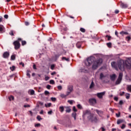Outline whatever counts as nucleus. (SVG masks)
<instances>
[{
	"label": "nucleus",
	"instance_id": "obj_1",
	"mask_svg": "<svg viewBox=\"0 0 131 131\" xmlns=\"http://www.w3.org/2000/svg\"><path fill=\"white\" fill-rule=\"evenodd\" d=\"M85 63L86 66H91L92 64L93 70H96V69L99 68L100 65H102L103 59L99 58L96 60L95 57L91 56L87 58L86 61Z\"/></svg>",
	"mask_w": 131,
	"mask_h": 131
},
{
	"label": "nucleus",
	"instance_id": "obj_2",
	"mask_svg": "<svg viewBox=\"0 0 131 131\" xmlns=\"http://www.w3.org/2000/svg\"><path fill=\"white\" fill-rule=\"evenodd\" d=\"M118 67L120 70L121 71L124 70L125 68L127 69H130L131 68V59H127L124 61L121 59L118 61Z\"/></svg>",
	"mask_w": 131,
	"mask_h": 131
},
{
	"label": "nucleus",
	"instance_id": "obj_3",
	"mask_svg": "<svg viewBox=\"0 0 131 131\" xmlns=\"http://www.w3.org/2000/svg\"><path fill=\"white\" fill-rule=\"evenodd\" d=\"M22 40V39L21 38H18L17 40L14 41L13 42V45L14 46L15 50H18V49H20V42Z\"/></svg>",
	"mask_w": 131,
	"mask_h": 131
},
{
	"label": "nucleus",
	"instance_id": "obj_4",
	"mask_svg": "<svg viewBox=\"0 0 131 131\" xmlns=\"http://www.w3.org/2000/svg\"><path fill=\"white\" fill-rule=\"evenodd\" d=\"M123 76V74L122 73H120L119 74L118 78L116 81L115 84L117 85V84H119L120 82H121V80H122V77Z\"/></svg>",
	"mask_w": 131,
	"mask_h": 131
},
{
	"label": "nucleus",
	"instance_id": "obj_5",
	"mask_svg": "<svg viewBox=\"0 0 131 131\" xmlns=\"http://www.w3.org/2000/svg\"><path fill=\"white\" fill-rule=\"evenodd\" d=\"M89 120L92 122H97L98 121V118L96 116H94V114H91L90 116L89 117Z\"/></svg>",
	"mask_w": 131,
	"mask_h": 131
},
{
	"label": "nucleus",
	"instance_id": "obj_6",
	"mask_svg": "<svg viewBox=\"0 0 131 131\" xmlns=\"http://www.w3.org/2000/svg\"><path fill=\"white\" fill-rule=\"evenodd\" d=\"M60 31L62 33V34H65L66 33V32L68 30V28L66 27V26L64 25H62L60 26Z\"/></svg>",
	"mask_w": 131,
	"mask_h": 131
},
{
	"label": "nucleus",
	"instance_id": "obj_7",
	"mask_svg": "<svg viewBox=\"0 0 131 131\" xmlns=\"http://www.w3.org/2000/svg\"><path fill=\"white\" fill-rule=\"evenodd\" d=\"M89 103L91 105H96L97 104V100L95 98H91L89 99Z\"/></svg>",
	"mask_w": 131,
	"mask_h": 131
},
{
	"label": "nucleus",
	"instance_id": "obj_8",
	"mask_svg": "<svg viewBox=\"0 0 131 131\" xmlns=\"http://www.w3.org/2000/svg\"><path fill=\"white\" fill-rule=\"evenodd\" d=\"M10 56V52H5L3 54V57L5 59H8L9 57Z\"/></svg>",
	"mask_w": 131,
	"mask_h": 131
},
{
	"label": "nucleus",
	"instance_id": "obj_9",
	"mask_svg": "<svg viewBox=\"0 0 131 131\" xmlns=\"http://www.w3.org/2000/svg\"><path fill=\"white\" fill-rule=\"evenodd\" d=\"M94 111L97 113L99 116L102 117V115L104 114V112L102 111H100L99 110H95Z\"/></svg>",
	"mask_w": 131,
	"mask_h": 131
},
{
	"label": "nucleus",
	"instance_id": "obj_10",
	"mask_svg": "<svg viewBox=\"0 0 131 131\" xmlns=\"http://www.w3.org/2000/svg\"><path fill=\"white\" fill-rule=\"evenodd\" d=\"M120 6L122 9H126L128 7L127 4L124 3L122 2H120Z\"/></svg>",
	"mask_w": 131,
	"mask_h": 131
},
{
	"label": "nucleus",
	"instance_id": "obj_11",
	"mask_svg": "<svg viewBox=\"0 0 131 131\" xmlns=\"http://www.w3.org/2000/svg\"><path fill=\"white\" fill-rule=\"evenodd\" d=\"M104 95H105V92H101V93H97V96L99 99H102V98H103V96H104Z\"/></svg>",
	"mask_w": 131,
	"mask_h": 131
},
{
	"label": "nucleus",
	"instance_id": "obj_12",
	"mask_svg": "<svg viewBox=\"0 0 131 131\" xmlns=\"http://www.w3.org/2000/svg\"><path fill=\"white\" fill-rule=\"evenodd\" d=\"M111 65L112 66L113 68H114L115 69H116V70H117V63H116V62L113 61L111 63Z\"/></svg>",
	"mask_w": 131,
	"mask_h": 131
},
{
	"label": "nucleus",
	"instance_id": "obj_13",
	"mask_svg": "<svg viewBox=\"0 0 131 131\" xmlns=\"http://www.w3.org/2000/svg\"><path fill=\"white\" fill-rule=\"evenodd\" d=\"M110 77H111V80H112V81H114L116 79V75H115V74H114L111 75Z\"/></svg>",
	"mask_w": 131,
	"mask_h": 131
},
{
	"label": "nucleus",
	"instance_id": "obj_14",
	"mask_svg": "<svg viewBox=\"0 0 131 131\" xmlns=\"http://www.w3.org/2000/svg\"><path fill=\"white\" fill-rule=\"evenodd\" d=\"M123 122H124V120L121 119H118L117 121V124H121V123H123Z\"/></svg>",
	"mask_w": 131,
	"mask_h": 131
},
{
	"label": "nucleus",
	"instance_id": "obj_15",
	"mask_svg": "<svg viewBox=\"0 0 131 131\" xmlns=\"http://www.w3.org/2000/svg\"><path fill=\"white\" fill-rule=\"evenodd\" d=\"M66 109H67L66 110V112H67V113H70V112H71V108H70V106H66Z\"/></svg>",
	"mask_w": 131,
	"mask_h": 131
},
{
	"label": "nucleus",
	"instance_id": "obj_16",
	"mask_svg": "<svg viewBox=\"0 0 131 131\" xmlns=\"http://www.w3.org/2000/svg\"><path fill=\"white\" fill-rule=\"evenodd\" d=\"M73 91V86L70 85L68 88V91L70 92L71 93Z\"/></svg>",
	"mask_w": 131,
	"mask_h": 131
},
{
	"label": "nucleus",
	"instance_id": "obj_17",
	"mask_svg": "<svg viewBox=\"0 0 131 131\" xmlns=\"http://www.w3.org/2000/svg\"><path fill=\"white\" fill-rule=\"evenodd\" d=\"M34 90H30L29 91H28V93L29 94V95H34Z\"/></svg>",
	"mask_w": 131,
	"mask_h": 131
},
{
	"label": "nucleus",
	"instance_id": "obj_18",
	"mask_svg": "<svg viewBox=\"0 0 131 131\" xmlns=\"http://www.w3.org/2000/svg\"><path fill=\"white\" fill-rule=\"evenodd\" d=\"M126 90L127 92L131 93V85H127L126 87Z\"/></svg>",
	"mask_w": 131,
	"mask_h": 131
},
{
	"label": "nucleus",
	"instance_id": "obj_19",
	"mask_svg": "<svg viewBox=\"0 0 131 131\" xmlns=\"http://www.w3.org/2000/svg\"><path fill=\"white\" fill-rule=\"evenodd\" d=\"M4 29H5L4 26L0 25V33H3V32L4 31Z\"/></svg>",
	"mask_w": 131,
	"mask_h": 131
},
{
	"label": "nucleus",
	"instance_id": "obj_20",
	"mask_svg": "<svg viewBox=\"0 0 131 131\" xmlns=\"http://www.w3.org/2000/svg\"><path fill=\"white\" fill-rule=\"evenodd\" d=\"M76 47H77V48H78V49H80V48H81V42H78L76 43Z\"/></svg>",
	"mask_w": 131,
	"mask_h": 131
},
{
	"label": "nucleus",
	"instance_id": "obj_21",
	"mask_svg": "<svg viewBox=\"0 0 131 131\" xmlns=\"http://www.w3.org/2000/svg\"><path fill=\"white\" fill-rule=\"evenodd\" d=\"M59 110L60 112L62 113V112H64V106H60L59 108Z\"/></svg>",
	"mask_w": 131,
	"mask_h": 131
},
{
	"label": "nucleus",
	"instance_id": "obj_22",
	"mask_svg": "<svg viewBox=\"0 0 131 131\" xmlns=\"http://www.w3.org/2000/svg\"><path fill=\"white\" fill-rule=\"evenodd\" d=\"M15 33L16 32L14 31H10V32H9V34L10 35H11V36H14V34H15Z\"/></svg>",
	"mask_w": 131,
	"mask_h": 131
},
{
	"label": "nucleus",
	"instance_id": "obj_23",
	"mask_svg": "<svg viewBox=\"0 0 131 131\" xmlns=\"http://www.w3.org/2000/svg\"><path fill=\"white\" fill-rule=\"evenodd\" d=\"M10 70H11V71H15V70H16V67H15L14 66L10 67Z\"/></svg>",
	"mask_w": 131,
	"mask_h": 131
},
{
	"label": "nucleus",
	"instance_id": "obj_24",
	"mask_svg": "<svg viewBox=\"0 0 131 131\" xmlns=\"http://www.w3.org/2000/svg\"><path fill=\"white\" fill-rule=\"evenodd\" d=\"M126 127V125L125 124H122L121 126H120V128L121 129H124Z\"/></svg>",
	"mask_w": 131,
	"mask_h": 131
},
{
	"label": "nucleus",
	"instance_id": "obj_25",
	"mask_svg": "<svg viewBox=\"0 0 131 131\" xmlns=\"http://www.w3.org/2000/svg\"><path fill=\"white\" fill-rule=\"evenodd\" d=\"M99 76H100V79H101V80L103 79L104 77H105V76H104V74L102 73H100Z\"/></svg>",
	"mask_w": 131,
	"mask_h": 131
},
{
	"label": "nucleus",
	"instance_id": "obj_26",
	"mask_svg": "<svg viewBox=\"0 0 131 131\" xmlns=\"http://www.w3.org/2000/svg\"><path fill=\"white\" fill-rule=\"evenodd\" d=\"M106 46L107 47H108V48H112V43L111 42L107 43Z\"/></svg>",
	"mask_w": 131,
	"mask_h": 131
},
{
	"label": "nucleus",
	"instance_id": "obj_27",
	"mask_svg": "<svg viewBox=\"0 0 131 131\" xmlns=\"http://www.w3.org/2000/svg\"><path fill=\"white\" fill-rule=\"evenodd\" d=\"M95 86V83H94V81H92L90 86V89H93Z\"/></svg>",
	"mask_w": 131,
	"mask_h": 131
},
{
	"label": "nucleus",
	"instance_id": "obj_28",
	"mask_svg": "<svg viewBox=\"0 0 131 131\" xmlns=\"http://www.w3.org/2000/svg\"><path fill=\"white\" fill-rule=\"evenodd\" d=\"M105 37H106V38H107V40H111V38H112V37H111V36H109L108 35H106L105 36Z\"/></svg>",
	"mask_w": 131,
	"mask_h": 131
},
{
	"label": "nucleus",
	"instance_id": "obj_29",
	"mask_svg": "<svg viewBox=\"0 0 131 131\" xmlns=\"http://www.w3.org/2000/svg\"><path fill=\"white\" fill-rule=\"evenodd\" d=\"M62 60L63 61L66 60V61H67L68 62H69V58H66V57H63L62 58Z\"/></svg>",
	"mask_w": 131,
	"mask_h": 131
},
{
	"label": "nucleus",
	"instance_id": "obj_30",
	"mask_svg": "<svg viewBox=\"0 0 131 131\" xmlns=\"http://www.w3.org/2000/svg\"><path fill=\"white\" fill-rule=\"evenodd\" d=\"M8 99L9 100V101H13L14 100V96H10L8 97Z\"/></svg>",
	"mask_w": 131,
	"mask_h": 131
},
{
	"label": "nucleus",
	"instance_id": "obj_31",
	"mask_svg": "<svg viewBox=\"0 0 131 131\" xmlns=\"http://www.w3.org/2000/svg\"><path fill=\"white\" fill-rule=\"evenodd\" d=\"M51 106H52V103H51L45 104V107H46V108H48V107H51Z\"/></svg>",
	"mask_w": 131,
	"mask_h": 131
},
{
	"label": "nucleus",
	"instance_id": "obj_32",
	"mask_svg": "<svg viewBox=\"0 0 131 131\" xmlns=\"http://www.w3.org/2000/svg\"><path fill=\"white\" fill-rule=\"evenodd\" d=\"M120 34H121L122 35H123L124 34H126V35H127L128 34V32H123V31H122L120 33Z\"/></svg>",
	"mask_w": 131,
	"mask_h": 131
},
{
	"label": "nucleus",
	"instance_id": "obj_33",
	"mask_svg": "<svg viewBox=\"0 0 131 131\" xmlns=\"http://www.w3.org/2000/svg\"><path fill=\"white\" fill-rule=\"evenodd\" d=\"M60 97H61V98H62L63 99L64 98H66V97H67V96L64 94H60Z\"/></svg>",
	"mask_w": 131,
	"mask_h": 131
},
{
	"label": "nucleus",
	"instance_id": "obj_34",
	"mask_svg": "<svg viewBox=\"0 0 131 131\" xmlns=\"http://www.w3.org/2000/svg\"><path fill=\"white\" fill-rule=\"evenodd\" d=\"M125 96H126V99L128 100V99H129V97H130V94L129 93H126L125 94Z\"/></svg>",
	"mask_w": 131,
	"mask_h": 131
},
{
	"label": "nucleus",
	"instance_id": "obj_35",
	"mask_svg": "<svg viewBox=\"0 0 131 131\" xmlns=\"http://www.w3.org/2000/svg\"><path fill=\"white\" fill-rule=\"evenodd\" d=\"M80 31H81V32H83V33H84V32H85V30L84 29V28H81L80 29Z\"/></svg>",
	"mask_w": 131,
	"mask_h": 131
},
{
	"label": "nucleus",
	"instance_id": "obj_36",
	"mask_svg": "<svg viewBox=\"0 0 131 131\" xmlns=\"http://www.w3.org/2000/svg\"><path fill=\"white\" fill-rule=\"evenodd\" d=\"M11 60H14L16 59V56H15V55H12L11 56Z\"/></svg>",
	"mask_w": 131,
	"mask_h": 131
},
{
	"label": "nucleus",
	"instance_id": "obj_37",
	"mask_svg": "<svg viewBox=\"0 0 131 131\" xmlns=\"http://www.w3.org/2000/svg\"><path fill=\"white\" fill-rule=\"evenodd\" d=\"M51 101H52V102H56V101L57 100V99L55 97H51Z\"/></svg>",
	"mask_w": 131,
	"mask_h": 131
},
{
	"label": "nucleus",
	"instance_id": "obj_38",
	"mask_svg": "<svg viewBox=\"0 0 131 131\" xmlns=\"http://www.w3.org/2000/svg\"><path fill=\"white\" fill-rule=\"evenodd\" d=\"M73 102H74L73 100H68V103L70 104V105H72L73 104Z\"/></svg>",
	"mask_w": 131,
	"mask_h": 131
},
{
	"label": "nucleus",
	"instance_id": "obj_39",
	"mask_svg": "<svg viewBox=\"0 0 131 131\" xmlns=\"http://www.w3.org/2000/svg\"><path fill=\"white\" fill-rule=\"evenodd\" d=\"M44 94L46 96H48V95H50V92L48 91H45Z\"/></svg>",
	"mask_w": 131,
	"mask_h": 131
},
{
	"label": "nucleus",
	"instance_id": "obj_40",
	"mask_svg": "<svg viewBox=\"0 0 131 131\" xmlns=\"http://www.w3.org/2000/svg\"><path fill=\"white\" fill-rule=\"evenodd\" d=\"M26 43H27L26 41H25V40L21 41L22 46H25V45H26Z\"/></svg>",
	"mask_w": 131,
	"mask_h": 131
},
{
	"label": "nucleus",
	"instance_id": "obj_41",
	"mask_svg": "<svg viewBox=\"0 0 131 131\" xmlns=\"http://www.w3.org/2000/svg\"><path fill=\"white\" fill-rule=\"evenodd\" d=\"M73 111L74 112H77V109H76V107L75 106L73 107Z\"/></svg>",
	"mask_w": 131,
	"mask_h": 131
},
{
	"label": "nucleus",
	"instance_id": "obj_42",
	"mask_svg": "<svg viewBox=\"0 0 131 131\" xmlns=\"http://www.w3.org/2000/svg\"><path fill=\"white\" fill-rule=\"evenodd\" d=\"M50 83L51 84H55V81H54V80H51L50 81Z\"/></svg>",
	"mask_w": 131,
	"mask_h": 131
},
{
	"label": "nucleus",
	"instance_id": "obj_43",
	"mask_svg": "<svg viewBox=\"0 0 131 131\" xmlns=\"http://www.w3.org/2000/svg\"><path fill=\"white\" fill-rule=\"evenodd\" d=\"M77 108H78V109H82V106H81V105L80 104H78L77 105Z\"/></svg>",
	"mask_w": 131,
	"mask_h": 131
},
{
	"label": "nucleus",
	"instance_id": "obj_44",
	"mask_svg": "<svg viewBox=\"0 0 131 131\" xmlns=\"http://www.w3.org/2000/svg\"><path fill=\"white\" fill-rule=\"evenodd\" d=\"M126 39H127V41H129V40L131 39L130 36L126 37Z\"/></svg>",
	"mask_w": 131,
	"mask_h": 131
},
{
	"label": "nucleus",
	"instance_id": "obj_45",
	"mask_svg": "<svg viewBox=\"0 0 131 131\" xmlns=\"http://www.w3.org/2000/svg\"><path fill=\"white\" fill-rule=\"evenodd\" d=\"M54 68H55V64H52L51 66V69H52V70H54Z\"/></svg>",
	"mask_w": 131,
	"mask_h": 131
},
{
	"label": "nucleus",
	"instance_id": "obj_46",
	"mask_svg": "<svg viewBox=\"0 0 131 131\" xmlns=\"http://www.w3.org/2000/svg\"><path fill=\"white\" fill-rule=\"evenodd\" d=\"M37 119L40 121V120H41V117H40V116H37Z\"/></svg>",
	"mask_w": 131,
	"mask_h": 131
},
{
	"label": "nucleus",
	"instance_id": "obj_47",
	"mask_svg": "<svg viewBox=\"0 0 131 131\" xmlns=\"http://www.w3.org/2000/svg\"><path fill=\"white\" fill-rule=\"evenodd\" d=\"M117 117H120V112H119L118 114H116Z\"/></svg>",
	"mask_w": 131,
	"mask_h": 131
},
{
	"label": "nucleus",
	"instance_id": "obj_48",
	"mask_svg": "<svg viewBox=\"0 0 131 131\" xmlns=\"http://www.w3.org/2000/svg\"><path fill=\"white\" fill-rule=\"evenodd\" d=\"M71 93V92H70V91H68V92H67V94H66L67 97H68V96H69Z\"/></svg>",
	"mask_w": 131,
	"mask_h": 131
},
{
	"label": "nucleus",
	"instance_id": "obj_49",
	"mask_svg": "<svg viewBox=\"0 0 131 131\" xmlns=\"http://www.w3.org/2000/svg\"><path fill=\"white\" fill-rule=\"evenodd\" d=\"M57 89H58V90H59V91H61V90H62V86H61V85L58 86Z\"/></svg>",
	"mask_w": 131,
	"mask_h": 131
},
{
	"label": "nucleus",
	"instance_id": "obj_50",
	"mask_svg": "<svg viewBox=\"0 0 131 131\" xmlns=\"http://www.w3.org/2000/svg\"><path fill=\"white\" fill-rule=\"evenodd\" d=\"M124 94H125V93L124 92H120L119 95L120 96H123V95H124Z\"/></svg>",
	"mask_w": 131,
	"mask_h": 131
},
{
	"label": "nucleus",
	"instance_id": "obj_51",
	"mask_svg": "<svg viewBox=\"0 0 131 131\" xmlns=\"http://www.w3.org/2000/svg\"><path fill=\"white\" fill-rule=\"evenodd\" d=\"M100 130H101V131H105V130H106V129H105L103 127H101L100 128Z\"/></svg>",
	"mask_w": 131,
	"mask_h": 131
},
{
	"label": "nucleus",
	"instance_id": "obj_52",
	"mask_svg": "<svg viewBox=\"0 0 131 131\" xmlns=\"http://www.w3.org/2000/svg\"><path fill=\"white\" fill-rule=\"evenodd\" d=\"M38 126H40V124L39 123H38V124H36L35 125V127H38Z\"/></svg>",
	"mask_w": 131,
	"mask_h": 131
},
{
	"label": "nucleus",
	"instance_id": "obj_53",
	"mask_svg": "<svg viewBox=\"0 0 131 131\" xmlns=\"http://www.w3.org/2000/svg\"><path fill=\"white\" fill-rule=\"evenodd\" d=\"M46 88H47V89H48V90H51V85H47Z\"/></svg>",
	"mask_w": 131,
	"mask_h": 131
},
{
	"label": "nucleus",
	"instance_id": "obj_54",
	"mask_svg": "<svg viewBox=\"0 0 131 131\" xmlns=\"http://www.w3.org/2000/svg\"><path fill=\"white\" fill-rule=\"evenodd\" d=\"M4 18H5V19H8V18H9V15H8V14H5V15H4Z\"/></svg>",
	"mask_w": 131,
	"mask_h": 131
},
{
	"label": "nucleus",
	"instance_id": "obj_55",
	"mask_svg": "<svg viewBox=\"0 0 131 131\" xmlns=\"http://www.w3.org/2000/svg\"><path fill=\"white\" fill-rule=\"evenodd\" d=\"M115 14H118V13H119V10L116 9V10H115Z\"/></svg>",
	"mask_w": 131,
	"mask_h": 131
},
{
	"label": "nucleus",
	"instance_id": "obj_56",
	"mask_svg": "<svg viewBox=\"0 0 131 131\" xmlns=\"http://www.w3.org/2000/svg\"><path fill=\"white\" fill-rule=\"evenodd\" d=\"M72 117H76V113H74L72 114Z\"/></svg>",
	"mask_w": 131,
	"mask_h": 131
},
{
	"label": "nucleus",
	"instance_id": "obj_57",
	"mask_svg": "<svg viewBox=\"0 0 131 131\" xmlns=\"http://www.w3.org/2000/svg\"><path fill=\"white\" fill-rule=\"evenodd\" d=\"M25 24L26 26H28V25H29V23L28 21H25Z\"/></svg>",
	"mask_w": 131,
	"mask_h": 131
},
{
	"label": "nucleus",
	"instance_id": "obj_58",
	"mask_svg": "<svg viewBox=\"0 0 131 131\" xmlns=\"http://www.w3.org/2000/svg\"><path fill=\"white\" fill-rule=\"evenodd\" d=\"M119 104V105H122L123 104V101L122 100L120 101Z\"/></svg>",
	"mask_w": 131,
	"mask_h": 131
},
{
	"label": "nucleus",
	"instance_id": "obj_59",
	"mask_svg": "<svg viewBox=\"0 0 131 131\" xmlns=\"http://www.w3.org/2000/svg\"><path fill=\"white\" fill-rule=\"evenodd\" d=\"M45 80H49V79H50V77H45Z\"/></svg>",
	"mask_w": 131,
	"mask_h": 131
},
{
	"label": "nucleus",
	"instance_id": "obj_60",
	"mask_svg": "<svg viewBox=\"0 0 131 131\" xmlns=\"http://www.w3.org/2000/svg\"><path fill=\"white\" fill-rule=\"evenodd\" d=\"M52 113H53V111H50L49 112H48V114L51 115V114H52Z\"/></svg>",
	"mask_w": 131,
	"mask_h": 131
},
{
	"label": "nucleus",
	"instance_id": "obj_61",
	"mask_svg": "<svg viewBox=\"0 0 131 131\" xmlns=\"http://www.w3.org/2000/svg\"><path fill=\"white\" fill-rule=\"evenodd\" d=\"M33 69H34L35 70H36V66L35 64H33Z\"/></svg>",
	"mask_w": 131,
	"mask_h": 131
},
{
	"label": "nucleus",
	"instance_id": "obj_62",
	"mask_svg": "<svg viewBox=\"0 0 131 131\" xmlns=\"http://www.w3.org/2000/svg\"><path fill=\"white\" fill-rule=\"evenodd\" d=\"M114 100H115V101H118V97H114Z\"/></svg>",
	"mask_w": 131,
	"mask_h": 131
},
{
	"label": "nucleus",
	"instance_id": "obj_63",
	"mask_svg": "<svg viewBox=\"0 0 131 131\" xmlns=\"http://www.w3.org/2000/svg\"><path fill=\"white\" fill-rule=\"evenodd\" d=\"M19 65H22V66L23 67H24V63H23V62H20L19 63Z\"/></svg>",
	"mask_w": 131,
	"mask_h": 131
},
{
	"label": "nucleus",
	"instance_id": "obj_64",
	"mask_svg": "<svg viewBox=\"0 0 131 131\" xmlns=\"http://www.w3.org/2000/svg\"><path fill=\"white\" fill-rule=\"evenodd\" d=\"M56 74V72H53V73H51V75L54 76Z\"/></svg>",
	"mask_w": 131,
	"mask_h": 131
}]
</instances>
